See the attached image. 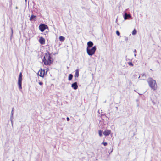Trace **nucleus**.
Returning a JSON list of instances; mask_svg holds the SVG:
<instances>
[{
  "mask_svg": "<svg viewBox=\"0 0 161 161\" xmlns=\"http://www.w3.org/2000/svg\"><path fill=\"white\" fill-rule=\"evenodd\" d=\"M150 87L154 90H156L157 88L156 81L152 78H148L147 80Z\"/></svg>",
  "mask_w": 161,
  "mask_h": 161,
  "instance_id": "nucleus-1",
  "label": "nucleus"
},
{
  "mask_svg": "<svg viewBox=\"0 0 161 161\" xmlns=\"http://www.w3.org/2000/svg\"><path fill=\"white\" fill-rule=\"evenodd\" d=\"M52 58L50 56L49 53H46L43 59V62L44 64L46 65H50L52 63Z\"/></svg>",
  "mask_w": 161,
  "mask_h": 161,
  "instance_id": "nucleus-2",
  "label": "nucleus"
},
{
  "mask_svg": "<svg viewBox=\"0 0 161 161\" xmlns=\"http://www.w3.org/2000/svg\"><path fill=\"white\" fill-rule=\"evenodd\" d=\"M96 49V46L91 48L87 47L86 52L87 54L89 56L93 55L95 53Z\"/></svg>",
  "mask_w": 161,
  "mask_h": 161,
  "instance_id": "nucleus-3",
  "label": "nucleus"
},
{
  "mask_svg": "<svg viewBox=\"0 0 161 161\" xmlns=\"http://www.w3.org/2000/svg\"><path fill=\"white\" fill-rule=\"evenodd\" d=\"M22 73L20 72L19 74L18 79V85L19 89H22Z\"/></svg>",
  "mask_w": 161,
  "mask_h": 161,
  "instance_id": "nucleus-4",
  "label": "nucleus"
},
{
  "mask_svg": "<svg viewBox=\"0 0 161 161\" xmlns=\"http://www.w3.org/2000/svg\"><path fill=\"white\" fill-rule=\"evenodd\" d=\"M39 28L41 32H43L45 29L48 28V26L45 24H41L40 25Z\"/></svg>",
  "mask_w": 161,
  "mask_h": 161,
  "instance_id": "nucleus-5",
  "label": "nucleus"
},
{
  "mask_svg": "<svg viewBox=\"0 0 161 161\" xmlns=\"http://www.w3.org/2000/svg\"><path fill=\"white\" fill-rule=\"evenodd\" d=\"M45 73L44 70H42V69L40 70L38 73V75L40 76L43 77L44 76Z\"/></svg>",
  "mask_w": 161,
  "mask_h": 161,
  "instance_id": "nucleus-6",
  "label": "nucleus"
},
{
  "mask_svg": "<svg viewBox=\"0 0 161 161\" xmlns=\"http://www.w3.org/2000/svg\"><path fill=\"white\" fill-rule=\"evenodd\" d=\"M71 87L74 90H76L78 88L77 83L76 82L73 83L71 85Z\"/></svg>",
  "mask_w": 161,
  "mask_h": 161,
  "instance_id": "nucleus-7",
  "label": "nucleus"
},
{
  "mask_svg": "<svg viewBox=\"0 0 161 161\" xmlns=\"http://www.w3.org/2000/svg\"><path fill=\"white\" fill-rule=\"evenodd\" d=\"M39 42L41 45H43L45 43V40L44 38L41 37L39 38Z\"/></svg>",
  "mask_w": 161,
  "mask_h": 161,
  "instance_id": "nucleus-8",
  "label": "nucleus"
},
{
  "mask_svg": "<svg viewBox=\"0 0 161 161\" xmlns=\"http://www.w3.org/2000/svg\"><path fill=\"white\" fill-rule=\"evenodd\" d=\"M111 130H105L103 132V133L104 135L107 136H108L109 134H110L111 133Z\"/></svg>",
  "mask_w": 161,
  "mask_h": 161,
  "instance_id": "nucleus-9",
  "label": "nucleus"
},
{
  "mask_svg": "<svg viewBox=\"0 0 161 161\" xmlns=\"http://www.w3.org/2000/svg\"><path fill=\"white\" fill-rule=\"evenodd\" d=\"M131 17V16L130 14H127V13H125L124 15V19L125 20H126L128 19V18Z\"/></svg>",
  "mask_w": 161,
  "mask_h": 161,
  "instance_id": "nucleus-10",
  "label": "nucleus"
},
{
  "mask_svg": "<svg viewBox=\"0 0 161 161\" xmlns=\"http://www.w3.org/2000/svg\"><path fill=\"white\" fill-rule=\"evenodd\" d=\"M87 47L91 48L92 47L93 43L91 41H89L87 42Z\"/></svg>",
  "mask_w": 161,
  "mask_h": 161,
  "instance_id": "nucleus-11",
  "label": "nucleus"
},
{
  "mask_svg": "<svg viewBox=\"0 0 161 161\" xmlns=\"http://www.w3.org/2000/svg\"><path fill=\"white\" fill-rule=\"evenodd\" d=\"M79 71L78 69H77L75 70V73L74 76L75 78H78L79 76Z\"/></svg>",
  "mask_w": 161,
  "mask_h": 161,
  "instance_id": "nucleus-12",
  "label": "nucleus"
},
{
  "mask_svg": "<svg viewBox=\"0 0 161 161\" xmlns=\"http://www.w3.org/2000/svg\"><path fill=\"white\" fill-rule=\"evenodd\" d=\"M13 110L14 108H12V110L11 112V116H10V119L12 121V119L13 118Z\"/></svg>",
  "mask_w": 161,
  "mask_h": 161,
  "instance_id": "nucleus-13",
  "label": "nucleus"
},
{
  "mask_svg": "<svg viewBox=\"0 0 161 161\" xmlns=\"http://www.w3.org/2000/svg\"><path fill=\"white\" fill-rule=\"evenodd\" d=\"M59 39L60 41L63 42L64 41L65 38L62 36H61L59 37Z\"/></svg>",
  "mask_w": 161,
  "mask_h": 161,
  "instance_id": "nucleus-14",
  "label": "nucleus"
},
{
  "mask_svg": "<svg viewBox=\"0 0 161 161\" xmlns=\"http://www.w3.org/2000/svg\"><path fill=\"white\" fill-rule=\"evenodd\" d=\"M73 77V75L72 74H70L69 75V77H68V80L69 81L71 80Z\"/></svg>",
  "mask_w": 161,
  "mask_h": 161,
  "instance_id": "nucleus-15",
  "label": "nucleus"
},
{
  "mask_svg": "<svg viewBox=\"0 0 161 161\" xmlns=\"http://www.w3.org/2000/svg\"><path fill=\"white\" fill-rule=\"evenodd\" d=\"M36 18V16L34 15H32L30 18V21H32L33 20V19Z\"/></svg>",
  "mask_w": 161,
  "mask_h": 161,
  "instance_id": "nucleus-16",
  "label": "nucleus"
},
{
  "mask_svg": "<svg viewBox=\"0 0 161 161\" xmlns=\"http://www.w3.org/2000/svg\"><path fill=\"white\" fill-rule=\"evenodd\" d=\"M136 33H137L136 30L135 29H134L132 32V34L133 35H135L136 34Z\"/></svg>",
  "mask_w": 161,
  "mask_h": 161,
  "instance_id": "nucleus-17",
  "label": "nucleus"
},
{
  "mask_svg": "<svg viewBox=\"0 0 161 161\" xmlns=\"http://www.w3.org/2000/svg\"><path fill=\"white\" fill-rule=\"evenodd\" d=\"M98 134L100 137H101L102 136V131L101 130H100L98 131Z\"/></svg>",
  "mask_w": 161,
  "mask_h": 161,
  "instance_id": "nucleus-18",
  "label": "nucleus"
},
{
  "mask_svg": "<svg viewBox=\"0 0 161 161\" xmlns=\"http://www.w3.org/2000/svg\"><path fill=\"white\" fill-rule=\"evenodd\" d=\"M133 52L135 53V54H134V56H135V57H136V52H137L136 50V49H135L134 50Z\"/></svg>",
  "mask_w": 161,
  "mask_h": 161,
  "instance_id": "nucleus-19",
  "label": "nucleus"
},
{
  "mask_svg": "<svg viewBox=\"0 0 161 161\" xmlns=\"http://www.w3.org/2000/svg\"><path fill=\"white\" fill-rule=\"evenodd\" d=\"M102 144H103L104 146H106L107 145V143L106 142H103L102 143Z\"/></svg>",
  "mask_w": 161,
  "mask_h": 161,
  "instance_id": "nucleus-20",
  "label": "nucleus"
},
{
  "mask_svg": "<svg viewBox=\"0 0 161 161\" xmlns=\"http://www.w3.org/2000/svg\"><path fill=\"white\" fill-rule=\"evenodd\" d=\"M116 33L118 36H119L120 34V32L118 31H116Z\"/></svg>",
  "mask_w": 161,
  "mask_h": 161,
  "instance_id": "nucleus-21",
  "label": "nucleus"
},
{
  "mask_svg": "<svg viewBox=\"0 0 161 161\" xmlns=\"http://www.w3.org/2000/svg\"><path fill=\"white\" fill-rule=\"evenodd\" d=\"M128 64L129 65L131 66H133V64L131 62H129L128 63Z\"/></svg>",
  "mask_w": 161,
  "mask_h": 161,
  "instance_id": "nucleus-22",
  "label": "nucleus"
},
{
  "mask_svg": "<svg viewBox=\"0 0 161 161\" xmlns=\"http://www.w3.org/2000/svg\"><path fill=\"white\" fill-rule=\"evenodd\" d=\"M142 76L143 77L144 76L145 78L146 77V75L144 73L142 74Z\"/></svg>",
  "mask_w": 161,
  "mask_h": 161,
  "instance_id": "nucleus-23",
  "label": "nucleus"
},
{
  "mask_svg": "<svg viewBox=\"0 0 161 161\" xmlns=\"http://www.w3.org/2000/svg\"><path fill=\"white\" fill-rule=\"evenodd\" d=\"M11 33H12V36L13 33V30L12 28H11Z\"/></svg>",
  "mask_w": 161,
  "mask_h": 161,
  "instance_id": "nucleus-24",
  "label": "nucleus"
},
{
  "mask_svg": "<svg viewBox=\"0 0 161 161\" xmlns=\"http://www.w3.org/2000/svg\"><path fill=\"white\" fill-rule=\"evenodd\" d=\"M67 120L68 121H69V118L68 117H67Z\"/></svg>",
  "mask_w": 161,
  "mask_h": 161,
  "instance_id": "nucleus-25",
  "label": "nucleus"
},
{
  "mask_svg": "<svg viewBox=\"0 0 161 161\" xmlns=\"http://www.w3.org/2000/svg\"><path fill=\"white\" fill-rule=\"evenodd\" d=\"M39 84L40 85H42V82H39Z\"/></svg>",
  "mask_w": 161,
  "mask_h": 161,
  "instance_id": "nucleus-26",
  "label": "nucleus"
},
{
  "mask_svg": "<svg viewBox=\"0 0 161 161\" xmlns=\"http://www.w3.org/2000/svg\"><path fill=\"white\" fill-rule=\"evenodd\" d=\"M15 8H16V9H17L18 8V7H15Z\"/></svg>",
  "mask_w": 161,
  "mask_h": 161,
  "instance_id": "nucleus-27",
  "label": "nucleus"
},
{
  "mask_svg": "<svg viewBox=\"0 0 161 161\" xmlns=\"http://www.w3.org/2000/svg\"><path fill=\"white\" fill-rule=\"evenodd\" d=\"M25 2H26H26H27V0H25Z\"/></svg>",
  "mask_w": 161,
  "mask_h": 161,
  "instance_id": "nucleus-28",
  "label": "nucleus"
},
{
  "mask_svg": "<svg viewBox=\"0 0 161 161\" xmlns=\"http://www.w3.org/2000/svg\"><path fill=\"white\" fill-rule=\"evenodd\" d=\"M127 39H128L127 38H126V40H127Z\"/></svg>",
  "mask_w": 161,
  "mask_h": 161,
  "instance_id": "nucleus-29",
  "label": "nucleus"
},
{
  "mask_svg": "<svg viewBox=\"0 0 161 161\" xmlns=\"http://www.w3.org/2000/svg\"><path fill=\"white\" fill-rule=\"evenodd\" d=\"M140 76H139V78H140Z\"/></svg>",
  "mask_w": 161,
  "mask_h": 161,
  "instance_id": "nucleus-30",
  "label": "nucleus"
},
{
  "mask_svg": "<svg viewBox=\"0 0 161 161\" xmlns=\"http://www.w3.org/2000/svg\"><path fill=\"white\" fill-rule=\"evenodd\" d=\"M12 161H14V160H12Z\"/></svg>",
  "mask_w": 161,
  "mask_h": 161,
  "instance_id": "nucleus-31",
  "label": "nucleus"
}]
</instances>
